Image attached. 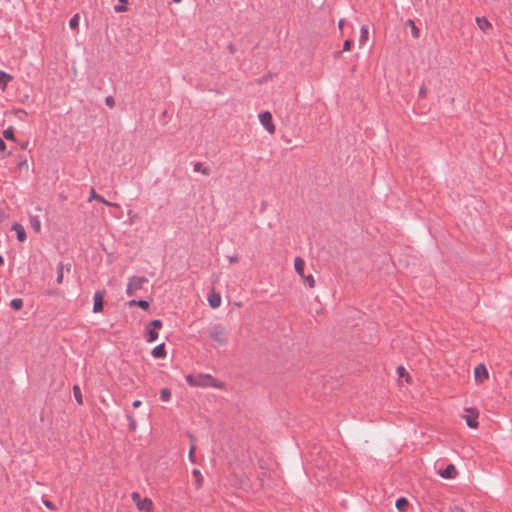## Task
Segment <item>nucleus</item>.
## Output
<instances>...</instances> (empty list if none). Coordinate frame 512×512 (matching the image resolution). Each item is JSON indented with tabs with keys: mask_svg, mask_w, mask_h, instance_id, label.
Returning a JSON list of instances; mask_svg holds the SVG:
<instances>
[{
	"mask_svg": "<svg viewBox=\"0 0 512 512\" xmlns=\"http://www.w3.org/2000/svg\"><path fill=\"white\" fill-rule=\"evenodd\" d=\"M186 381L190 386H194V387H202V388L214 387L217 389H223L225 386L223 382L218 381L210 374H197V375L190 374V375L186 376Z\"/></svg>",
	"mask_w": 512,
	"mask_h": 512,
	"instance_id": "obj_1",
	"label": "nucleus"
},
{
	"mask_svg": "<svg viewBox=\"0 0 512 512\" xmlns=\"http://www.w3.org/2000/svg\"><path fill=\"white\" fill-rule=\"evenodd\" d=\"M462 418L469 428L477 429L479 427V411L476 408L466 407L462 414Z\"/></svg>",
	"mask_w": 512,
	"mask_h": 512,
	"instance_id": "obj_2",
	"label": "nucleus"
},
{
	"mask_svg": "<svg viewBox=\"0 0 512 512\" xmlns=\"http://www.w3.org/2000/svg\"><path fill=\"white\" fill-rule=\"evenodd\" d=\"M131 499L138 510L144 512H153L154 505L150 498H142L138 492H133L131 494Z\"/></svg>",
	"mask_w": 512,
	"mask_h": 512,
	"instance_id": "obj_3",
	"label": "nucleus"
},
{
	"mask_svg": "<svg viewBox=\"0 0 512 512\" xmlns=\"http://www.w3.org/2000/svg\"><path fill=\"white\" fill-rule=\"evenodd\" d=\"M147 282L148 279L146 277L133 276L129 278L126 293L129 296L135 295Z\"/></svg>",
	"mask_w": 512,
	"mask_h": 512,
	"instance_id": "obj_4",
	"label": "nucleus"
},
{
	"mask_svg": "<svg viewBox=\"0 0 512 512\" xmlns=\"http://www.w3.org/2000/svg\"><path fill=\"white\" fill-rule=\"evenodd\" d=\"M210 339L219 346H223L227 343V334L224 328L216 326L209 332Z\"/></svg>",
	"mask_w": 512,
	"mask_h": 512,
	"instance_id": "obj_5",
	"label": "nucleus"
},
{
	"mask_svg": "<svg viewBox=\"0 0 512 512\" xmlns=\"http://www.w3.org/2000/svg\"><path fill=\"white\" fill-rule=\"evenodd\" d=\"M259 121L261 125L270 133H275V125L273 123L272 114L269 111L261 112L258 115Z\"/></svg>",
	"mask_w": 512,
	"mask_h": 512,
	"instance_id": "obj_6",
	"label": "nucleus"
},
{
	"mask_svg": "<svg viewBox=\"0 0 512 512\" xmlns=\"http://www.w3.org/2000/svg\"><path fill=\"white\" fill-rule=\"evenodd\" d=\"M162 327V322L158 319H155L149 323L146 327L147 334V342L152 343L158 339V333L156 329H160Z\"/></svg>",
	"mask_w": 512,
	"mask_h": 512,
	"instance_id": "obj_7",
	"label": "nucleus"
},
{
	"mask_svg": "<svg viewBox=\"0 0 512 512\" xmlns=\"http://www.w3.org/2000/svg\"><path fill=\"white\" fill-rule=\"evenodd\" d=\"M489 377V372L485 365L479 364L474 368V379L476 383H483Z\"/></svg>",
	"mask_w": 512,
	"mask_h": 512,
	"instance_id": "obj_8",
	"label": "nucleus"
},
{
	"mask_svg": "<svg viewBox=\"0 0 512 512\" xmlns=\"http://www.w3.org/2000/svg\"><path fill=\"white\" fill-rule=\"evenodd\" d=\"M208 303L212 309H217L221 306L222 298L221 295L214 290L208 295Z\"/></svg>",
	"mask_w": 512,
	"mask_h": 512,
	"instance_id": "obj_9",
	"label": "nucleus"
},
{
	"mask_svg": "<svg viewBox=\"0 0 512 512\" xmlns=\"http://www.w3.org/2000/svg\"><path fill=\"white\" fill-rule=\"evenodd\" d=\"M103 292H96L94 294V305H93V311L95 313H99L103 310Z\"/></svg>",
	"mask_w": 512,
	"mask_h": 512,
	"instance_id": "obj_10",
	"label": "nucleus"
},
{
	"mask_svg": "<svg viewBox=\"0 0 512 512\" xmlns=\"http://www.w3.org/2000/svg\"><path fill=\"white\" fill-rule=\"evenodd\" d=\"M457 474V469L453 464L448 465L444 470L440 471V475L446 479H453Z\"/></svg>",
	"mask_w": 512,
	"mask_h": 512,
	"instance_id": "obj_11",
	"label": "nucleus"
},
{
	"mask_svg": "<svg viewBox=\"0 0 512 512\" xmlns=\"http://www.w3.org/2000/svg\"><path fill=\"white\" fill-rule=\"evenodd\" d=\"M12 230H14L16 232L17 239L20 242H24L26 240V232L22 225H20L19 223H14L12 225Z\"/></svg>",
	"mask_w": 512,
	"mask_h": 512,
	"instance_id": "obj_12",
	"label": "nucleus"
},
{
	"mask_svg": "<svg viewBox=\"0 0 512 512\" xmlns=\"http://www.w3.org/2000/svg\"><path fill=\"white\" fill-rule=\"evenodd\" d=\"M13 80L12 75L0 70V88L5 91L9 82Z\"/></svg>",
	"mask_w": 512,
	"mask_h": 512,
	"instance_id": "obj_13",
	"label": "nucleus"
},
{
	"mask_svg": "<svg viewBox=\"0 0 512 512\" xmlns=\"http://www.w3.org/2000/svg\"><path fill=\"white\" fill-rule=\"evenodd\" d=\"M305 262L302 258L296 257L294 259V268L300 277H304Z\"/></svg>",
	"mask_w": 512,
	"mask_h": 512,
	"instance_id": "obj_14",
	"label": "nucleus"
},
{
	"mask_svg": "<svg viewBox=\"0 0 512 512\" xmlns=\"http://www.w3.org/2000/svg\"><path fill=\"white\" fill-rule=\"evenodd\" d=\"M151 354L155 358H164L166 356L165 345L160 344L156 346L155 348H153Z\"/></svg>",
	"mask_w": 512,
	"mask_h": 512,
	"instance_id": "obj_15",
	"label": "nucleus"
},
{
	"mask_svg": "<svg viewBox=\"0 0 512 512\" xmlns=\"http://www.w3.org/2000/svg\"><path fill=\"white\" fill-rule=\"evenodd\" d=\"M476 22H477L478 27L483 32H486L487 30H489L491 28V23L486 18L477 17Z\"/></svg>",
	"mask_w": 512,
	"mask_h": 512,
	"instance_id": "obj_16",
	"label": "nucleus"
},
{
	"mask_svg": "<svg viewBox=\"0 0 512 512\" xmlns=\"http://www.w3.org/2000/svg\"><path fill=\"white\" fill-rule=\"evenodd\" d=\"M397 374L400 378H403L406 383H411V376L403 366L397 368Z\"/></svg>",
	"mask_w": 512,
	"mask_h": 512,
	"instance_id": "obj_17",
	"label": "nucleus"
},
{
	"mask_svg": "<svg viewBox=\"0 0 512 512\" xmlns=\"http://www.w3.org/2000/svg\"><path fill=\"white\" fill-rule=\"evenodd\" d=\"M405 25L411 29V33L414 38H418L420 36V30L416 27L413 20H407Z\"/></svg>",
	"mask_w": 512,
	"mask_h": 512,
	"instance_id": "obj_18",
	"label": "nucleus"
},
{
	"mask_svg": "<svg viewBox=\"0 0 512 512\" xmlns=\"http://www.w3.org/2000/svg\"><path fill=\"white\" fill-rule=\"evenodd\" d=\"M395 506L399 511L403 512L408 506V500L404 497H401L397 499Z\"/></svg>",
	"mask_w": 512,
	"mask_h": 512,
	"instance_id": "obj_19",
	"label": "nucleus"
},
{
	"mask_svg": "<svg viewBox=\"0 0 512 512\" xmlns=\"http://www.w3.org/2000/svg\"><path fill=\"white\" fill-rule=\"evenodd\" d=\"M73 395L77 403L81 405L83 403V397L79 386L75 385L73 387Z\"/></svg>",
	"mask_w": 512,
	"mask_h": 512,
	"instance_id": "obj_20",
	"label": "nucleus"
},
{
	"mask_svg": "<svg viewBox=\"0 0 512 512\" xmlns=\"http://www.w3.org/2000/svg\"><path fill=\"white\" fill-rule=\"evenodd\" d=\"M368 35H369L368 27L367 26H362L361 27V35H360V38H359L360 44L363 45L368 40Z\"/></svg>",
	"mask_w": 512,
	"mask_h": 512,
	"instance_id": "obj_21",
	"label": "nucleus"
},
{
	"mask_svg": "<svg viewBox=\"0 0 512 512\" xmlns=\"http://www.w3.org/2000/svg\"><path fill=\"white\" fill-rule=\"evenodd\" d=\"M126 419L128 421L129 430L135 431L137 429V421L135 420V418L132 415L127 414Z\"/></svg>",
	"mask_w": 512,
	"mask_h": 512,
	"instance_id": "obj_22",
	"label": "nucleus"
},
{
	"mask_svg": "<svg viewBox=\"0 0 512 512\" xmlns=\"http://www.w3.org/2000/svg\"><path fill=\"white\" fill-rule=\"evenodd\" d=\"M119 4L114 7L116 12H125L127 11L128 0H118Z\"/></svg>",
	"mask_w": 512,
	"mask_h": 512,
	"instance_id": "obj_23",
	"label": "nucleus"
},
{
	"mask_svg": "<svg viewBox=\"0 0 512 512\" xmlns=\"http://www.w3.org/2000/svg\"><path fill=\"white\" fill-rule=\"evenodd\" d=\"M30 224H31V227L36 231V232H40L41 230V222L40 220L37 218V217H31L30 218Z\"/></svg>",
	"mask_w": 512,
	"mask_h": 512,
	"instance_id": "obj_24",
	"label": "nucleus"
},
{
	"mask_svg": "<svg viewBox=\"0 0 512 512\" xmlns=\"http://www.w3.org/2000/svg\"><path fill=\"white\" fill-rule=\"evenodd\" d=\"M129 305L130 306L136 305V306H138V307H140V308H142L144 310L149 307V303L147 301H145V300H139V301L132 300V301L129 302Z\"/></svg>",
	"mask_w": 512,
	"mask_h": 512,
	"instance_id": "obj_25",
	"label": "nucleus"
},
{
	"mask_svg": "<svg viewBox=\"0 0 512 512\" xmlns=\"http://www.w3.org/2000/svg\"><path fill=\"white\" fill-rule=\"evenodd\" d=\"M160 397L164 402H168L171 398V391L168 388H163L160 391Z\"/></svg>",
	"mask_w": 512,
	"mask_h": 512,
	"instance_id": "obj_26",
	"label": "nucleus"
},
{
	"mask_svg": "<svg viewBox=\"0 0 512 512\" xmlns=\"http://www.w3.org/2000/svg\"><path fill=\"white\" fill-rule=\"evenodd\" d=\"M80 16L79 14H75L69 21V26L71 29H76L79 26Z\"/></svg>",
	"mask_w": 512,
	"mask_h": 512,
	"instance_id": "obj_27",
	"label": "nucleus"
},
{
	"mask_svg": "<svg viewBox=\"0 0 512 512\" xmlns=\"http://www.w3.org/2000/svg\"><path fill=\"white\" fill-rule=\"evenodd\" d=\"M3 136L5 139L15 141L14 130L12 127H9L6 130H4Z\"/></svg>",
	"mask_w": 512,
	"mask_h": 512,
	"instance_id": "obj_28",
	"label": "nucleus"
},
{
	"mask_svg": "<svg viewBox=\"0 0 512 512\" xmlns=\"http://www.w3.org/2000/svg\"><path fill=\"white\" fill-rule=\"evenodd\" d=\"M10 305L13 309L20 310L23 306V301L20 298H16L11 301Z\"/></svg>",
	"mask_w": 512,
	"mask_h": 512,
	"instance_id": "obj_29",
	"label": "nucleus"
},
{
	"mask_svg": "<svg viewBox=\"0 0 512 512\" xmlns=\"http://www.w3.org/2000/svg\"><path fill=\"white\" fill-rule=\"evenodd\" d=\"M97 200V201H104V198L96 193L95 189H91L90 197L88 201Z\"/></svg>",
	"mask_w": 512,
	"mask_h": 512,
	"instance_id": "obj_30",
	"label": "nucleus"
},
{
	"mask_svg": "<svg viewBox=\"0 0 512 512\" xmlns=\"http://www.w3.org/2000/svg\"><path fill=\"white\" fill-rule=\"evenodd\" d=\"M301 278L305 280V282L308 284V286L310 288H314V286H315V279H314V277L312 275H308V276L304 275V277H301Z\"/></svg>",
	"mask_w": 512,
	"mask_h": 512,
	"instance_id": "obj_31",
	"label": "nucleus"
},
{
	"mask_svg": "<svg viewBox=\"0 0 512 512\" xmlns=\"http://www.w3.org/2000/svg\"><path fill=\"white\" fill-rule=\"evenodd\" d=\"M193 475H194V477L196 479L197 486L200 487L201 484H202V481H203V477H202L200 471L199 470H194L193 471Z\"/></svg>",
	"mask_w": 512,
	"mask_h": 512,
	"instance_id": "obj_32",
	"label": "nucleus"
},
{
	"mask_svg": "<svg viewBox=\"0 0 512 512\" xmlns=\"http://www.w3.org/2000/svg\"><path fill=\"white\" fill-rule=\"evenodd\" d=\"M351 44H352V41L351 40H346L343 44V51L345 52H348L351 50Z\"/></svg>",
	"mask_w": 512,
	"mask_h": 512,
	"instance_id": "obj_33",
	"label": "nucleus"
},
{
	"mask_svg": "<svg viewBox=\"0 0 512 512\" xmlns=\"http://www.w3.org/2000/svg\"><path fill=\"white\" fill-rule=\"evenodd\" d=\"M63 280V271L62 268L59 269L58 276H57V283H61Z\"/></svg>",
	"mask_w": 512,
	"mask_h": 512,
	"instance_id": "obj_34",
	"label": "nucleus"
},
{
	"mask_svg": "<svg viewBox=\"0 0 512 512\" xmlns=\"http://www.w3.org/2000/svg\"><path fill=\"white\" fill-rule=\"evenodd\" d=\"M43 503L47 508L54 509V505L49 500H44Z\"/></svg>",
	"mask_w": 512,
	"mask_h": 512,
	"instance_id": "obj_35",
	"label": "nucleus"
},
{
	"mask_svg": "<svg viewBox=\"0 0 512 512\" xmlns=\"http://www.w3.org/2000/svg\"><path fill=\"white\" fill-rule=\"evenodd\" d=\"M194 452H195V447L192 446L189 451V457H190L191 461H194Z\"/></svg>",
	"mask_w": 512,
	"mask_h": 512,
	"instance_id": "obj_36",
	"label": "nucleus"
},
{
	"mask_svg": "<svg viewBox=\"0 0 512 512\" xmlns=\"http://www.w3.org/2000/svg\"><path fill=\"white\" fill-rule=\"evenodd\" d=\"M5 150H6V144L2 139H0V151L5 152Z\"/></svg>",
	"mask_w": 512,
	"mask_h": 512,
	"instance_id": "obj_37",
	"label": "nucleus"
},
{
	"mask_svg": "<svg viewBox=\"0 0 512 512\" xmlns=\"http://www.w3.org/2000/svg\"><path fill=\"white\" fill-rule=\"evenodd\" d=\"M142 402L140 400H135L132 403L133 408H139L141 406Z\"/></svg>",
	"mask_w": 512,
	"mask_h": 512,
	"instance_id": "obj_38",
	"label": "nucleus"
},
{
	"mask_svg": "<svg viewBox=\"0 0 512 512\" xmlns=\"http://www.w3.org/2000/svg\"><path fill=\"white\" fill-rule=\"evenodd\" d=\"M101 202L104 203L107 206H112V207H117L118 206L116 203H111V202L107 201L106 199H104V201H101Z\"/></svg>",
	"mask_w": 512,
	"mask_h": 512,
	"instance_id": "obj_39",
	"label": "nucleus"
},
{
	"mask_svg": "<svg viewBox=\"0 0 512 512\" xmlns=\"http://www.w3.org/2000/svg\"><path fill=\"white\" fill-rule=\"evenodd\" d=\"M452 512H465L461 507L455 506L451 509Z\"/></svg>",
	"mask_w": 512,
	"mask_h": 512,
	"instance_id": "obj_40",
	"label": "nucleus"
},
{
	"mask_svg": "<svg viewBox=\"0 0 512 512\" xmlns=\"http://www.w3.org/2000/svg\"><path fill=\"white\" fill-rule=\"evenodd\" d=\"M229 262L230 263H237L238 262V258L235 256V257H229Z\"/></svg>",
	"mask_w": 512,
	"mask_h": 512,
	"instance_id": "obj_41",
	"label": "nucleus"
},
{
	"mask_svg": "<svg viewBox=\"0 0 512 512\" xmlns=\"http://www.w3.org/2000/svg\"><path fill=\"white\" fill-rule=\"evenodd\" d=\"M343 25H344V21L340 20L339 23H338L339 29H342Z\"/></svg>",
	"mask_w": 512,
	"mask_h": 512,
	"instance_id": "obj_42",
	"label": "nucleus"
},
{
	"mask_svg": "<svg viewBox=\"0 0 512 512\" xmlns=\"http://www.w3.org/2000/svg\"><path fill=\"white\" fill-rule=\"evenodd\" d=\"M106 102H107V104H108V105H110V104L113 102V100H112V98H111V97H108V98L106 99Z\"/></svg>",
	"mask_w": 512,
	"mask_h": 512,
	"instance_id": "obj_43",
	"label": "nucleus"
},
{
	"mask_svg": "<svg viewBox=\"0 0 512 512\" xmlns=\"http://www.w3.org/2000/svg\"><path fill=\"white\" fill-rule=\"evenodd\" d=\"M420 95L423 96V97L425 96V90L424 89L420 90Z\"/></svg>",
	"mask_w": 512,
	"mask_h": 512,
	"instance_id": "obj_44",
	"label": "nucleus"
},
{
	"mask_svg": "<svg viewBox=\"0 0 512 512\" xmlns=\"http://www.w3.org/2000/svg\"><path fill=\"white\" fill-rule=\"evenodd\" d=\"M195 170H196V171L200 170V164H196V165H195Z\"/></svg>",
	"mask_w": 512,
	"mask_h": 512,
	"instance_id": "obj_45",
	"label": "nucleus"
},
{
	"mask_svg": "<svg viewBox=\"0 0 512 512\" xmlns=\"http://www.w3.org/2000/svg\"><path fill=\"white\" fill-rule=\"evenodd\" d=\"M4 263V258L0 255V265Z\"/></svg>",
	"mask_w": 512,
	"mask_h": 512,
	"instance_id": "obj_46",
	"label": "nucleus"
},
{
	"mask_svg": "<svg viewBox=\"0 0 512 512\" xmlns=\"http://www.w3.org/2000/svg\"><path fill=\"white\" fill-rule=\"evenodd\" d=\"M172 1H173L174 3L179 4V3H181V1H182V0H172Z\"/></svg>",
	"mask_w": 512,
	"mask_h": 512,
	"instance_id": "obj_47",
	"label": "nucleus"
}]
</instances>
